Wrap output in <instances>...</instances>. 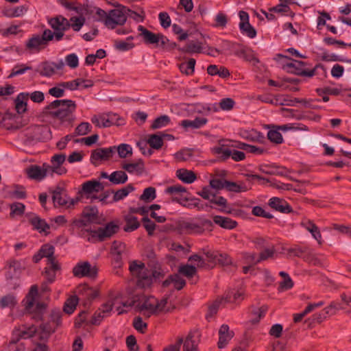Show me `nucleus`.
I'll use <instances>...</instances> for the list:
<instances>
[{
    "label": "nucleus",
    "instance_id": "nucleus-1",
    "mask_svg": "<svg viewBox=\"0 0 351 351\" xmlns=\"http://www.w3.org/2000/svg\"><path fill=\"white\" fill-rule=\"evenodd\" d=\"M167 304V298H164L159 302L152 296L136 295L132 298L131 302H128L120 295H117L111 296L91 317H88V315L84 312L80 314L76 324L86 322L84 326H96L101 322L104 318L111 315L112 313L116 312L120 315L127 312L132 306L139 311L151 314L169 311V307ZM82 326H77V327Z\"/></svg>",
    "mask_w": 351,
    "mask_h": 351
},
{
    "label": "nucleus",
    "instance_id": "nucleus-2",
    "mask_svg": "<svg viewBox=\"0 0 351 351\" xmlns=\"http://www.w3.org/2000/svg\"><path fill=\"white\" fill-rule=\"evenodd\" d=\"M96 20L102 23L107 28L113 29L117 26H121L127 21L126 9L118 6L114 9L105 11L99 8H95Z\"/></svg>",
    "mask_w": 351,
    "mask_h": 351
},
{
    "label": "nucleus",
    "instance_id": "nucleus-3",
    "mask_svg": "<svg viewBox=\"0 0 351 351\" xmlns=\"http://www.w3.org/2000/svg\"><path fill=\"white\" fill-rule=\"evenodd\" d=\"M50 336L49 330H14L12 342L16 343L21 339H31L34 344L31 351H49L47 342Z\"/></svg>",
    "mask_w": 351,
    "mask_h": 351
},
{
    "label": "nucleus",
    "instance_id": "nucleus-4",
    "mask_svg": "<svg viewBox=\"0 0 351 351\" xmlns=\"http://www.w3.org/2000/svg\"><path fill=\"white\" fill-rule=\"evenodd\" d=\"M342 304L337 302H331L323 311L317 313L308 319L306 322L308 327L315 328L323 322L327 316L335 315L340 309H345L346 306L351 309V298L346 295H341Z\"/></svg>",
    "mask_w": 351,
    "mask_h": 351
},
{
    "label": "nucleus",
    "instance_id": "nucleus-5",
    "mask_svg": "<svg viewBox=\"0 0 351 351\" xmlns=\"http://www.w3.org/2000/svg\"><path fill=\"white\" fill-rule=\"evenodd\" d=\"M75 108V103L69 99L56 100L48 106L49 113L62 121L73 120L72 116Z\"/></svg>",
    "mask_w": 351,
    "mask_h": 351
},
{
    "label": "nucleus",
    "instance_id": "nucleus-6",
    "mask_svg": "<svg viewBox=\"0 0 351 351\" xmlns=\"http://www.w3.org/2000/svg\"><path fill=\"white\" fill-rule=\"evenodd\" d=\"M132 275L136 278L137 285L141 288H149L153 283L154 276L152 270L147 269L144 263L133 261L130 265Z\"/></svg>",
    "mask_w": 351,
    "mask_h": 351
},
{
    "label": "nucleus",
    "instance_id": "nucleus-7",
    "mask_svg": "<svg viewBox=\"0 0 351 351\" xmlns=\"http://www.w3.org/2000/svg\"><path fill=\"white\" fill-rule=\"evenodd\" d=\"M103 191L104 186L100 182L90 180L82 184L81 196L90 199L91 202L98 199L99 202H104L108 195L105 194L97 195Z\"/></svg>",
    "mask_w": 351,
    "mask_h": 351
},
{
    "label": "nucleus",
    "instance_id": "nucleus-8",
    "mask_svg": "<svg viewBox=\"0 0 351 351\" xmlns=\"http://www.w3.org/2000/svg\"><path fill=\"white\" fill-rule=\"evenodd\" d=\"M38 294V287L36 285L32 286L23 303L25 309L28 313H36L39 316L45 308V305L43 303L37 302Z\"/></svg>",
    "mask_w": 351,
    "mask_h": 351
},
{
    "label": "nucleus",
    "instance_id": "nucleus-9",
    "mask_svg": "<svg viewBox=\"0 0 351 351\" xmlns=\"http://www.w3.org/2000/svg\"><path fill=\"white\" fill-rule=\"evenodd\" d=\"M48 40L45 36L34 34L25 42V49L30 53H38L48 45Z\"/></svg>",
    "mask_w": 351,
    "mask_h": 351
},
{
    "label": "nucleus",
    "instance_id": "nucleus-10",
    "mask_svg": "<svg viewBox=\"0 0 351 351\" xmlns=\"http://www.w3.org/2000/svg\"><path fill=\"white\" fill-rule=\"evenodd\" d=\"M138 30L140 32V36L147 44L165 46L168 42V39L163 34H154L141 25L138 27Z\"/></svg>",
    "mask_w": 351,
    "mask_h": 351
},
{
    "label": "nucleus",
    "instance_id": "nucleus-11",
    "mask_svg": "<svg viewBox=\"0 0 351 351\" xmlns=\"http://www.w3.org/2000/svg\"><path fill=\"white\" fill-rule=\"evenodd\" d=\"M73 273L75 276L78 278H95L97 274V268L88 261H81L73 267Z\"/></svg>",
    "mask_w": 351,
    "mask_h": 351
},
{
    "label": "nucleus",
    "instance_id": "nucleus-12",
    "mask_svg": "<svg viewBox=\"0 0 351 351\" xmlns=\"http://www.w3.org/2000/svg\"><path fill=\"white\" fill-rule=\"evenodd\" d=\"M115 152L116 149L112 147L96 149L91 154L90 162L94 165L97 166L102 162L110 160Z\"/></svg>",
    "mask_w": 351,
    "mask_h": 351
},
{
    "label": "nucleus",
    "instance_id": "nucleus-13",
    "mask_svg": "<svg viewBox=\"0 0 351 351\" xmlns=\"http://www.w3.org/2000/svg\"><path fill=\"white\" fill-rule=\"evenodd\" d=\"M165 193L169 194L173 201L184 204L190 199V194L186 189L181 185L176 184L168 186Z\"/></svg>",
    "mask_w": 351,
    "mask_h": 351
},
{
    "label": "nucleus",
    "instance_id": "nucleus-14",
    "mask_svg": "<svg viewBox=\"0 0 351 351\" xmlns=\"http://www.w3.org/2000/svg\"><path fill=\"white\" fill-rule=\"evenodd\" d=\"M26 171L29 178L40 181L49 175L51 167L48 164H43L42 166L32 165Z\"/></svg>",
    "mask_w": 351,
    "mask_h": 351
},
{
    "label": "nucleus",
    "instance_id": "nucleus-15",
    "mask_svg": "<svg viewBox=\"0 0 351 351\" xmlns=\"http://www.w3.org/2000/svg\"><path fill=\"white\" fill-rule=\"evenodd\" d=\"M80 300L90 302L99 295V289L87 284L80 285L76 290Z\"/></svg>",
    "mask_w": 351,
    "mask_h": 351
},
{
    "label": "nucleus",
    "instance_id": "nucleus-16",
    "mask_svg": "<svg viewBox=\"0 0 351 351\" xmlns=\"http://www.w3.org/2000/svg\"><path fill=\"white\" fill-rule=\"evenodd\" d=\"M208 263L210 267L219 263L221 265H228L231 263L230 258L225 254H221L218 252L207 250L204 252Z\"/></svg>",
    "mask_w": 351,
    "mask_h": 351
},
{
    "label": "nucleus",
    "instance_id": "nucleus-17",
    "mask_svg": "<svg viewBox=\"0 0 351 351\" xmlns=\"http://www.w3.org/2000/svg\"><path fill=\"white\" fill-rule=\"evenodd\" d=\"M49 24L54 31H66L71 27L69 21L61 15L51 19Z\"/></svg>",
    "mask_w": 351,
    "mask_h": 351
},
{
    "label": "nucleus",
    "instance_id": "nucleus-18",
    "mask_svg": "<svg viewBox=\"0 0 351 351\" xmlns=\"http://www.w3.org/2000/svg\"><path fill=\"white\" fill-rule=\"evenodd\" d=\"M122 168L131 174L141 175L144 171V163L142 160H137L129 162H123Z\"/></svg>",
    "mask_w": 351,
    "mask_h": 351
},
{
    "label": "nucleus",
    "instance_id": "nucleus-19",
    "mask_svg": "<svg viewBox=\"0 0 351 351\" xmlns=\"http://www.w3.org/2000/svg\"><path fill=\"white\" fill-rule=\"evenodd\" d=\"M118 230V226L112 222L108 223L104 227L99 228L95 231V234L100 240H104L113 235Z\"/></svg>",
    "mask_w": 351,
    "mask_h": 351
},
{
    "label": "nucleus",
    "instance_id": "nucleus-20",
    "mask_svg": "<svg viewBox=\"0 0 351 351\" xmlns=\"http://www.w3.org/2000/svg\"><path fill=\"white\" fill-rule=\"evenodd\" d=\"M199 341V335L195 331L191 332L184 342L183 351H197Z\"/></svg>",
    "mask_w": 351,
    "mask_h": 351
},
{
    "label": "nucleus",
    "instance_id": "nucleus-21",
    "mask_svg": "<svg viewBox=\"0 0 351 351\" xmlns=\"http://www.w3.org/2000/svg\"><path fill=\"white\" fill-rule=\"evenodd\" d=\"M207 122V119L204 117H197L194 120H183L180 122V125L186 130L198 129L205 125Z\"/></svg>",
    "mask_w": 351,
    "mask_h": 351
},
{
    "label": "nucleus",
    "instance_id": "nucleus-22",
    "mask_svg": "<svg viewBox=\"0 0 351 351\" xmlns=\"http://www.w3.org/2000/svg\"><path fill=\"white\" fill-rule=\"evenodd\" d=\"M269 205L276 210L284 213H288L291 211V209L288 203L284 199L278 197H272L269 201Z\"/></svg>",
    "mask_w": 351,
    "mask_h": 351
},
{
    "label": "nucleus",
    "instance_id": "nucleus-23",
    "mask_svg": "<svg viewBox=\"0 0 351 351\" xmlns=\"http://www.w3.org/2000/svg\"><path fill=\"white\" fill-rule=\"evenodd\" d=\"M267 311V307L263 306L261 307H254L249 315L248 322L252 326H255L260 319L263 317Z\"/></svg>",
    "mask_w": 351,
    "mask_h": 351
},
{
    "label": "nucleus",
    "instance_id": "nucleus-24",
    "mask_svg": "<svg viewBox=\"0 0 351 351\" xmlns=\"http://www.w3.org/2000/svg\"><path fill=\"white\" fill-rule=\"evenodd\" d=\"M52 199L56 206H66L69 207L70 206V205H73L75 202H77V200L74 201L73 199H72L71 202H69V204L68 205V198L62 193V189L60 188H57L56 190L53 191Z\"/></svg>",
    "mask_w": 351,
    "mask_h": 351
},
{
    "label": "nucleus",
    "instance_id": "nucleus-25",
    "mask_svg": "<svg viewBox=\"0 0 351 351\" xmlns=\"http://www.w3.org/2000/svg\"><path fill=\"white\" fill-rule=\"evenodd\" d=\"M225 189L230 192L243 193L247 191L250 187L242 181L230 182L226 180V182H225Z\"/></svg>",
    "mask_w": 351,
    "mask_h": 351
},
{
    "label": "nucleus",
    "instance_id": "nucleus-26",
    "mask_svg": "<svg viewBox=\"0 0 351 351\" xmlns=\"http://www.w3.org/2000/svg\"><path fill=\"white\" fill-rule=\"evenodd\" d=\"M29 94L21 93L17 95L14 100L15 109L19 114H23L27 110Z\"/></svg>",
    "mask_w": 351,
    "mask_h": 351
},
{
    "label": "nucleus",
    "instance_id": "nucleus-27",
    "mask_svg": "<svg viewBox=\"0 0 351 351\" xmlns=\"http://www.w3.org/2000/svg\"><path fill=\"white\" fill-rule=\"evenodd\" d=\"M29 221L33 227L40 232H47L49 228L47 223L35 214H30L28 216Z\"/></svg>",
    "mask_w": 351,
    "mask_h": 351
},
{
    "label": "nucleus",
    "instance_id": "nucleus-28",
    "mask_svg": "<svg viewBox=\"0 0 351 351\" xmlns=\"http://www.w3.org/2000/svg\"><path fill=\"white\" fill-rule=\"evenodd\" d=\"M18 303L16 295L8 293L0 298V307L2 308H13Z\"/></svg>",
    "mask_w": 351,
    "mask_h": 351
},
{
    "label": "nucleus",
    "instance_id": "nucleus-29",
    "mask_svg": "<svg viewBox=\"0 0 351 351\" xmlns=\"http://www.w3.org/2000/svg\"><path fill=\"white\" fill-rule=\"evenodd\" d=\"M323 304L324 303L322 302L309 304L302 312L293 315L294 322L298 323L301 322L307 314L313 311L315 308L322 306Z\"/></svg>",
    "mask_w": 351,
    "mask_h": 351
},
{
    "label": "nucleus",
    "instance_id": "nucleus-30",
    "mask_svg": "<svg viewBox=\"0 0 351 351\" xmlns=\"http://www.w3.org/2000/svg\"><path fill=\"white\" fill-rule=\"evenodd\" d=\"M165 137L171 138V136L165 134H152L149 136L147 140V143L151 147L158 149L162 147L163 144V138Z\"/></svg>",
    "mask_w": 351,
    "mask_h": 351
},
{
    "label": "nucleus",
    "instance_id": "nucleus-31",
    "mask_svg": "<svg viewBox=\"0 0 351 351\" xmlns=\"http://www.w3.org/2000/svg\"><path fill=\"white\" fill-rule=\"evenodd\" d=\"M302 226L308 231L312 237L319 243H322V234L318 227L312 221L303 222Z\"/></svg>",
    "mask_w": 351,
    "mask_h": 351
},
{
    "label": "nucleus",
    "instance_id": "nucleus-32",
    "mask_svg": "<svg viewBox=\"0 0 351 351\" xmlns=\"http://www.w3.org/2000/svg\"><path fill=\"white\" fill-rule=\"evenodd\" d=\"M27 12V8L25 5H20L14 8H6L3 13L8 17H19L23 16Z\"/></svg>",
    "mask_w": 351,
    "mask_h": 351
},
{
    "label": "nucleus",
    "instance_id": "nucleus-33",
    "mask_svg": "<svg viewBox=\"0 0 351 351\" xmlns=\"http://www.w3.org/2000/svg\"><path fill=\"white\" fill-rule=\"evenodd\" d=\"M213 221L216 224L226 229H232L237 226V222L235 221H233L228 217L218 215L213 217Z\"/></svg>",
    "mask_w": 351,
    "mask_h": 351
},
{
    "label": "nucleus",
    "instance_id": "nucleus-34",
    "mask_svg": "<svg viewBox=\"0 0 351 351\" xmlns=\"http://www.w3.org/2000/svg\"><path fill=\"white\" fill-rule=\"evenodd\" d=\"M132 213H129L125 217V226L124 227V230L126 232L134 231L140 226L138 219Z\"/></svg>",
    "mask_w": 351,
    "mask_h": 351
},
{
    "label": "nucleus",
    "instance_id": "nucleus-35",
    "mask_svg": "<svg viewBox=\"0 0 351 351\" xmlns=\"http://www.w3.org/2000/svg\"><path fill=\"white\" fill-rule=\"evenodd\" d=\"M176 176L180 180L188 184L193 182L196 179L193 171L184 169H178L176 171Z\"/></svg>",
    "mask_w": 351,
    "mask_h": 351
},
{
    "label": "nucleus",
    "instance_id": "nucleus-36",
    "mask_svg": "<svg viewBox=\"0 0 351 351\" xmlns=\"http://www.w3.org/2000/svg\"><path fill=\"white\" fill-rule=\"evenodd\" d=\"M234 337L233 330H219L218 347L223 348Z\"/></svg>",
    "mask_w": 351,
    "mask_h": 351
},
{
    "label": "nucleus",
    "instance_id": "nucleus-37",
    "mask_svg": "<svg viewBox=\"0 0 351 351\" xmlns=\"http://www.w3.org/2000/svg\"><path fill=\"white\" fill-rule=\"evenodd\" d=\"M274 250L271 248L266 249L264 250L259 256H257L256 255L252 254L249 255L247 258L249 259V261L253 264L257 263L260 262L261 261L265 260L274 254Z\"/></svg>",
    "mask_w": 351,
    "mask_h": 351
},
{
    "label": "nucleus",
    "instance_id": "nucleus-38",
    "mask_svg": "<svg viewBox=\"0 0 351 351\" xmlns=\"http://www.w3.org/2000/svg\"><path fill=\"white\" fill-rule=\"evenodd\" d=\"M125 252V245L124 243L120 241H114L112 247L111 253L115 257L117 261H119L121 258V256Z\"/></svg>",
    "mask_w": 351,
    "mask_h": 351
},
{
    "label": "nucleus",
    "instance_id": "nucleus-39",
    "mask_svg": "<svg viewBox=\"0 0 351 351\" xmlns=\"http://www.w3.org/2000/svg\"><path fill=\"white\" fill-rule=\"evenodd\" d=\"M228 22V16L225 13L219 12L214 16L212 25L214 27L224 29L226 27Z\"/></svg>",
    "mask_w": 351,
    "mask_h": 351
},
{
    "label": "nucleus",
    "instance_id": "nucleus-40",
    "mask_svg": "<svg viewBox=\"0 0 351 351\" xmlns=\"http://www.w3.org/2000/svg\"><path fill=\"white\" fill-rule=\"evenodd\" d=\"M112 147L116 149L119 156L121 158L130 157L133 153L132 146L126 143H122L118 146H112Z\"/></svg>",
    "mask_w": 351,
    "mask_h": 351
},
{
    "label": "nucleus",
    "instance_id": "nucleus-41",
    "mask_svg": "<svg viewBox=\"0 0 351 351\" xmlns=\"http://www.w3.org/2000/svg\"><path fill=\"white\" fill-rule=\"evenodd\" d=\"M109 180L114 184H121L128 180V176L123 171H116L109 176Z\"/></svg>",
    "mask_w": 351,
    "mask_h": 351
},
{
    "label": "nucleus",
    "instance_id": "nucleus-42",
    "mask_svg": "<svg viewBox=\"0 0 351 351\" xmlns=\"http://www.w3.org/2000/svg\"><path fill=\"white\" fill-rule=\"evenodd\" d=\"M91 121L95 126L99 128H108V114L102 113L95 114L91 118Z\"/></svg>",
    "mask_w": 351,
    "mask_h": 351
},
{
    "label": "nucleus",
    "instance_id": "nucleus-43",
    "mask_svg": "<svg viewBox=\"0 0 351 351\" xmlns=\"http://www.w3.org/2000/svg\"><path fill=\"white\" fill-rule=\"evenodd\" d=\"M133 40L132 36H129L125 40H119L114 41V47L117 49L125 51H128L134 47V44L132 43Z\"/></svg>",
    "mask_w": 351,
    "mask_h": 351
},
{
    "label": "nucleus",
    "instance_id": "nucleus-44",
    "mask_svg": "<svg viewBox=\"0 0 351 351\" xmlns=\"http://www.w3.org/2000/svg\"><path fill=\"white\" fill-rule=\"evenodd\" d=\"M197 271L195 269V265L190 264L182 265L179 267V274L186 276L188 278H191L196 275Z\"/></svg>",
    "mask_w": 351,
    "mask_h": 351
},
{
    "label": "nucleus",
    "instance_id": "nucleus-45",
    "mask_svg": "<svg viewBox=\"0 0 351 351\" xmlns=\"http://www.w3.org/2000/svg\"><path fill=\"white\" fill-rule=\"evenodd\" d=\"M165 285L172 284L174 288L181 289L185 285L184 280L179 274H175L166 280L164 282Z\"/></svg>",
    "mask_w": 351,
    "mask_h": 351
},
{
    "label": "nucleus",
    "instance_id": "nucleus-46",
    "mask_svg": "<svg viewBox=\"0 0 351 351\" xmlns=\"http://www.w3.org/2000/svg\"><path fill=\"white\" fill-rule=\"evenodd\" d=\"M60 3L61 5L68 10L74 11L77 14H82L83 12V7L82 5L75 1H69L66 0H62Z\"/></svg>",
    "mask_w": 351,
    "mask_h": 351
},
{
    "label": "nucleus",
    "instance_id": "nucleus-47",
    "mask_svg": "<svg viewBox=\"0 0 351 351\" xmlns=\"http://www.w3.org/2000/svg\"><path fill=\"white\" fill-rule=\"evenodd\" d=\"M195 65V60L191 58L188 62H183L180 64V71L187 75H190L193 73Z\"/></svg>",
    "mask_w": 351,
    "mask_h": 351
},
{
    "label": "nucleus",
    "instance_id": "nucleus-48",
    "mask_svg": "<svg viewBox=\"0 0 351 351\" xmlns=\"http://www.w3.org/2000/svg\"><path fill=\"white\" fill-rule=\"evenodd\" d=\"M134 190V188L133 187V186L131 184H128L125 187L122 188L121 189L118 190L117 191L115 192L113 196V200L114 202L120 201L125 198V197H127L128 194L133 191Z\"/></svg>",
    "mask_w": 351,
    "mask_h": 351
},
{
    "label": "nucleus",
    "instance_id": "nucleus-49",
    "mask_svg": "<svg viewBox=\"0 0 351 351\" xmlns=\"http://www.w3.org/2000/svg\"><path fill=\"white\" fill-rule=\"evenodd\" d=\"M280 275L282 277V280L280 282L279 290L280 291H284L292 288L293 282L290 276L284 271H281Z\"/></svg>",
    "mask_w": 351,
    "mask_h": 351
},
{
    "label": "nucleus",
    "instance_id": "nucleus-50",
    "mask_svg": "<svg viewBox=\"0 0 351 351\" xmlns=\"http://www.w3.org/2000/svg\"><path fill=\"white\" fill-rule=\"evenodd\" d=\"M59 269V265L52 260L51 263H50L49 268L47 269L45 271L46 278L48 282L51 283L54 281L56 278V271Z\"/></svg>",
    "mask_w": 351,
    "mask_h": 351
},
{
    "label": "nucleus",
    "instance_id": "nucleus-51",
    "mask_svg": "<svg viewBox=\"0 0 351 351\" xmlns=\"http://www.w3.org/2000/svg\"><path fill=\"white\" fill-rule=\"evenodd\" d=\"M274 97V101L273 105H280V106H295L293 99H291L287 95H279Z\"/></svg>",
    "mask_w": 351,
    "mask_h": 351
},
{
    "label": "nucleus",
    "instance_id": "nucleus-52",
    "mask_svg": "<svg viewBox=\"0 0 351 351\" xmlns=\"http://www.w3.org/2000/svg\"><path fill=\"white\" fill-rule=\"evenodd\" d=\"M25 206L23 204L16 202L10 205V216L16 217L21 216L25 211Z\"/></svg>",
    "mask_w": 351,
    "mask_h": 351
},
{
    "label": "nucleus",
    "instance_id": "nucleus-53",
    "mask_svg": "<svg viewBox=\"0 0 351 351\" xmlns=\"http://www.w3.org/2000/svg\"><path fill=\"white\" fill-rule=\"evenodd\" d=\"M170 123V118L167 115H162L156 118L152 124V129H160Z\"/></svg>",
    "mask_w": 351,
    "mask_h": 351
},
{
    "label": "nucleus",
    "instance_id": "nucleus-54",
    "mask_svg": "<svg viewBox=\"0 0 351 351\" xmlns=\"http://www.w3.org/2000/svg\"><path fill=\"white\" fill-rule=\"evenodd\" d=\"M79 299L76 296L69 298L64 306V311L67 314H71L75 311Z\"/></svg>",
    "mask_w": 351,
    "mask_h": 351
},
{
    "label": "nucleus",
    "instance_id": "nucleus-55",
    "mask_svg": "<svg viewBox=\"0 0 351 351\" xmlns=\"http://www.w3.org/2000/svg\"><path fill=\"white\" fill-rule=\"evenodd\" d=\"M98 210L95 207H87L83 211V215L88 222H93L97 219Z\"/></svg>",
    "mask_w": 351,
    "mask_h": 351
},
{
    "label": "nucleus",
    "instance_id": "nucleus-56",
    "mask_svg": "<svg viewBox=\"0 0 351 351\" xmlns=\"http://www.w3.org/2000/svg\"><path fill=\"white\" fill-rule=\"evenodd\" d=\"M71 27L75 32H79L85 23V18L81 16H73L69 20Z\"/></svg>",
    "mask_w": 351,
    "mask_h": 351
},
{
    "label": "nucleus",
    "instance_id": "nucleus-57",
    "mask_svg": "<svg viewBox=\"0 0 351 351\" xmlns=\"http://www.w3.org/2000/svg\"><path fill=\"white\" fill-rule=\"evenodd\" d=\"M236 147L239 149H243L248 153H252V154H255L257 155H260V154H263V149L260 147H256L254 145L245 144L243 143H238L237 144Z\"/></svg>",
    "mask_w": 351,
    "mask_h": 351
},
{
    "label": "nucleus",
    "instance_id": "nucleus-58",
    "mask_svg": "<svg viewBox=\"0 0 351 351\" xmlns=\"http://www.w3.org/2000/svg\"><path fill=\"white\" fill-rule=\"evenodd\" d=\"M188 262L190 264H193L195 265V269L197 270L199 268H203L207 266L206 261L199 256L195 254L189 257ZM208 267H210V264H208Z\"/></svg>",
    "mask_w": 351,
    "mask_h": 351
},
{
    "label": "nucleus",
    "instance_id": "nucleus-59",
    "mask_svg": "<svg viewBox=\"0 0 351 351\" xmlns=\"http://www.w3.org/2000/svg\"><path fill=\"white\" fill-rule=\"evenodd\" d=\"M278 128H273L270 130H269L267 133L268 138L275 143H281L282 142V136L280 132L278 131Z\"/></svg>",
    "mask_w": 351,
    "mask_h": 351
},
{
    "label": "nucleus",
    "instance_id": "nucleus-60",
    "mask_svg": "<svg viewBox=\"0 0 351 351\" xmlns=\"http://www.w3.org/2000/svg\"><path fill=\"white\" fill-rule=\"evenodd\" d=\"M65 31H54L53 32L51 30L47 29L45 30V36L47 38L48 42L52 40H55L56 41H60L62 39Z\"/></svg>",
    "mask_w": 351,
    "mask_h": 351
},
{
    "label": "nucleus",
    "instance_id": "nucleus-61",
    "mask_svg": "<svg viewBox=\"0 0 351 351\" xmlns=\"http://www.w3.org/2000/svg\"><path fill=\"white\" fill-rule=\"evenodd\" d=\"M40 75L46 77H51L55 74L52 62H45L40 66Z\"/></svg>",
    "mask_w": 351,
    "mask_h": 351
},
{
    "label": "nucleus",
    "instance_id": "nucleus-62",
    "mask_svg": "<svg viewBox=\"0 0 351 351\" xmlns=\"http://www.w3.org/2000/svg\"><path fill=\"white\" fill-rule=\"evenodd\" d=\"M8 197L11 199H24L25 192L22 187L16 186L8 191Z\"/></svg>",
    "mask_w": 351,
    "mask_h": 351
},
{
    "label": "nucleus",
    "instance_id": "nucleus-63",
    "mask_svg": "<svg viewBox=\"0 0 351 351\" xmlns=\"http://www.w3.org/2000/svg\"><path fill=\"white\" fill-rule=\"evenodd\" d=\"M40 251L43 257L48 258L50 263H51L52 260L55 261L53 257V254L54 253V248L52 245L49 244L44 245L40 250Z\"/></svg>",
    "mask_w": 351,
    "mask_h": 351
},
{
    "label": "nucleus",
    "instance_id": "nucleus-64",
    "mask_svg": "<svg viewBox=\"0 0 351 351\" xmlns=\"http://www.w3.org/2000/svg\"><path fill=\"white\" fill-rule=\"evenodd\" d=\"M156 198V190L153 187H149L144 190L141 196V199L145 202H151Z\"/></svg>",
    "mask_w": 351,
    "mask_h": 351
}]
</instances>
